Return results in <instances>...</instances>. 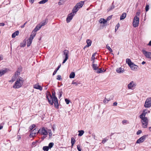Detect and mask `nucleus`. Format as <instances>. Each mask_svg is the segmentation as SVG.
<instances>
[{
	"instance_id": "obj_1",
	"label": "nucleus",
	"mask_w": 151,
	"mask_h": 151,
	"mask_svg": "<svg viewBox=\"0 0 151 151\" xmlns=\"http://www.w3.org/2000/svg\"><path fill=\"white\" fill-rule=\"evenodd\" d=\"M24 79L22 78L17 79L13 86L14 88L17 89L20 88L23 85Z\"/></svg>"
},
{
	"instance_id": "obj_57",
	"label": "nucleus",
	"mask_w": 151,
	"mask_h": 151,
	"mask_svg": "<svg viewBox=\"0 0 151 151\" xmlns=\"http://www.w3.org/2000/svg\"><path fill=\"white\" fill-rule=\"evenodd\" d=\"M72 84H75L76 86H77L78 85V83L76 82H74V81H73L72 82Z\"/></svg>"
},
{
	"instance_id": "obj_15",
	"label": "nucleus",
	"mask_w": 151,
	"mask_h": 151,
	"mask_svg": "<svg viewBox=\"0 0 151 151\" xmlns=\"http://www.w3.org/2000/svg\"><path fill=\"white\" fill-rule=\"evenodd\" d=\"M84 1H81L80 2L77 3L75 6H76L77 8L79 9L80 8H81L82 7L84 4Z\"/></svg>"
},
{
	"instance_id": "obj_6",
	"label": "nucleus",
	"mask_w": 151,
	"mask_h": 151,
	"mask_svg": "<svg viewBox=\"0 0 151 151\" xmlns=\"http://www.w3.org/2000/svg\"><path fill=\"white\" fill-rule=\"evenodd\" d=\"M139 22V18L137 16H135L134 19L133 25L134 27H136L138 26Z\"/></svg>"
},
{
	"instance_id": "obj_36",
	"label": "nucleus",
	"mask_w": 151,
	"mask_h": 151,
	"mask_svg": "<svg viewBox=\"0 0 151 151\" xmlns=\"http://www.w3.org/2000/svg\"><path fill=\"white\" fill-rule=\"evenodd\" d=\"M115 7V6L114 5L113 3L112 4V5L108 9L109 11L111 10L114 9Z\"/></svg>"
},
{
	"instance_id": "obj_33",
	"label": "nucleus",
	"mask_w": 151,
	"mask_h": 151,
	"mask_svg": "<svg viewBox=\"0 0 151 151\" xmlns=\"http://www.w3.org/2000/svg\"><path fill=\"white\" fill-rule=\"evenodd\" d=\"M22 71V68L21 67H19L17 70V71L15 73H17V75H19L20 73Z\"/></svg>"
},
{
	"instance_id": "obj_46",
	"label": "nucleus",
	"mask_w": 151,
	"mask_h": 151,
	"mask_svg": "<svg viewBox=\"0 0 151 151\" xmlns=\"http://www.w3.org/2000/svg\"><path fill=\"white\" fill-rule=\"evenodd\" d=\"M96 54V53H93L92 55V57L91 58V60H95V56Z\"/></svg>"
},
{
	"instance_id": "obj_43",
	"label": "nucleus",
	"mask_w": 151,
	"mask_h": 151,
	"mask_svg": "<svg viewBox=\"0 0 151 151\" xmlns=\"http://www.w3.org/2000/svg\"><path fill=\"white\" fill-rule=\"evenodd\" d=\"M37 143V141L35 142H33L32 143V144L31 145L32 147H35Z\"/></svg>"
},
{
	"instance_id": "obj_17",
	"label": "nucleus",
	"mask_w": 151,
	"mask_h": 151,
	"mask_svg": "<svg viewBox=\"0 0 151 151\" xmlns=\"http://www.w3.org/2000/svg\"><path fill=\"white\" fill-rule=\"evenodd\" d=\"M87 45H86L84 47V49H85L86 47H89L91 45L92 42L91 40L89 39H87L86 41Z\"/></svg>"
},
{
	"instance_id": "obj_35",
	"label": "nucleus",
	"mask_w": 151,
	"mask_h": 151,
	"mask_svg": "<svg viewBox=\"0 0 151 151\" xmlns=\"http://www.w3.org/2000/svg\"><path fill=\"white\" fill-rule=\"evenodd\" d=\"M79 134H78V136H82L84 133V131L83 130H79L78 131Z\"/></svg>"
},
{
	"instance_id": "obj_58",
	"label": "nucleus",
	"mask_w": 151,
	"mask_h": 151,
	"mask_svg": "<svg viewBox=\"0 0 151 151\" xmlns=\"http://www.w3.org/2000/svg\"><path fill=\"white\" fill-rule=\"evenodd\" d=\"M92 137H93V139H95L96 136L95 134L94 133L93 134H92Z\"/></svg>"
},
{
	"instance_id": "obj_7",
	"label": "nucleus",
	"mask_w": 151,
	"mask_h": 151,
	"mask_svg": "<svg viewBox=\"0 0 151 151\" xmlns=\"http://www.w3.org/2000/svg\"><path fill=\"white\" fill-rule=\"evenodd\" d=\"M38 132L41 135H47L48 133L47 130L44 128L40 129L38 131Z\"/></svg>"
},
{
	"instance_id": "obj_47",
	"label": "nucleus",
	"mask_w": 151,
	"mask_h": 151,
	"mask_svg": "<svg viewBox=\"0 0 151 151\" xmlns=\"http://www.w3.org/2000/svg\"><path fill=\"white\" fill-rule=\"evenodd\" d=\"M35 127V124H32L31 126H30L29 127V129L31 130L32 129L34 128Z\"/></svg>"
},
{
	"instance_id": "obj_23",
	"label": "nucleus",
	"mask_w": 151,
	"mask_h": 151,
	"mask_svg": "<svg viewBox=\"0 0 151 151\" xmlns=\"http://www.w3.org/2000/svg\"><path fill=\"white\" fill-rule=\"evenodd\" d=\"M36 34V33H34L32 32L31 35H30L29 40H30L32 41V40L33 39Z\"/></svg>"
},
{
	"instance_id": "obj_20",
	"label": "nucleus",
	"mask_w": 151,
	"mask_h": 151,
	"mask_svg": "<svg viewBox=\"0 0 151 151\" xmlns=\"http://www.w3.org/2000/svg\"><path fill=\"white\" fill-rule=\"evenodd\" d=\"M41 27L40 26V25L38 24L36 26L35 28L32 32H33L34 33H36V32L38 31L39 29H40L41 28Z\"/></svg>"
},
{
	"instance_id": "obj_18",
	"label": "nucleus",
	"mask_w": 151,
	"mask_h": 151,
	"mask_svg": "<svg viewBox=\"0 0 151 151\" xmlns=\"http://www.w3.org/2000/svg\"><path fill=\"white\" fill-rule=\"evenodd\" d=\"M147 113L146 110H143L142 113L139 116L140 118L146 117L145 116Z\"/></svg>"
},
{
	"instance_id": "obj_26",
	"label": "nucleus",
	"mask_w": 151,
	"mask_h": 151,
	"mask_svg": "<svg viewBox=\"0 0 151 151\" xmlns=\"http://www.w3.org/2000/svg\"><path fill=\"white\" fill-rule=\"evenodd\" d=\"M79 9L77 7L75 6L72 10V13L73 14H76V12Z\"/></svg>"
},
{
	"instance_id": "obj_21",
	"label": "nucleus",
	"mask_w": 151,
	"mask_h": 151,
	"mask_svg": "<svg viewBox=\"0 0 151 151\" xmlns=\"http://www.w3.org/2000/svg\"><path fill=\"white\" fill-rule=\"evenodd\" d=\"M18 76L17 73H15V74L12 77L11 79L9 81V82H12L14 81L17 78V76Z\"/></svg>"
},
{
	"instance_id": "obj_39",
	"label": "nucleus",
	"mask_w": 151,
	"mask_h": 151,
	"mask_svg": "<svg viewBox=\"0 0 151 151\" xmlns=\"http://www.w3.org/2000/svg\"><path fill=\"white\" fill-rule=\"evenodd\" d=\"M48 0H42L39 2L40 4H44L48 1Z\"/></svg>"
},
{
	"instance_id": "obj_37",
	"label": "nucleus",
	"mask_w": 151,
	"mask_h": 151,
	"mask_svg": "<svg viewBox=\"0 0 151 151\" xmlns=\"http://www.w3.org/2000/svg\"><path fill=\"white\" fill-rule=\"evenodd\" d=\"M46 20H45L44 21H43L40 24H39V25L42 27V26H44L46 24Z\"/></svg>"
},
{
	"instance_id": "obj_29",
	"label": "nucleus",
	"mask_w": 151,
	"mask_h": 151,
	"mask_svg": "<svg viewBox=\"0 0 151 151\" xmlns=\"http://www.w3.org/2000/svg\"><path fill=\"white\" fill-rule=\"evenodd\" d=\"M75 140L74 138L72 137L71 138V148H72L74 144L75 143Z\"/></svg>"
},
{
	"instance_id": "obj_22",
	"label": "nucleus",
	"mask_w": 151,
	"mask_h": 151,
	"mask_svg": "<svg viewBox=\"0 0 151 151\" xmlns=\"http://www.w3.org/2000/svg\"><path fill=\"white\" fill-rule=\"evenodd\" d=\"M34 88L36 89H39L41 91L42 89V87L39 85L38 84H36L34 85Z\"/></svg>"
},
{
	"instance_id": "obj_2",
	"label": "nucleus",
	"mask_w": 151,
	"mask_h": 151,
	"mask_svg": "<svg viewBox=\"0 0 151 151\" xmlns=\"http://www.w3.org/2000/svg\"><path fill=\"white\" fill-rule=\"evenodd\" d=\"M47 99L49 103L51 105H53V103L54 104L55 107L57 109L59 108V104L58 102V99L57 98H55V99L51 100L48 98V96L47 95Z\"/></svg>"
},
{
	"instance_id": "obj_24",
	"label": "nucleus",
	"mask_w": 151,
	"mask_h": 151,
	"mask_svg": "<svg viewBox=\"0 0 151 151\" xmlns=\"http://www.w3.org/2000/svg\"><path fill=\"white\" fill-rule=\"evenodd\" d=\"M124 69L121 67L117 68L116 69V71L118 73H122L124 71Z\"/></svg>"
},
{
	"instance_id": "obj_30",
	"label": "nucleus",
	"mask_w": 151,
	"mask_h": 151,
	"mask_svg": "<svg viewBox=\"0 0 151 151\" xmlns=\"http://www.w3.org/2000/svg\"><path fill=\"white\" fill-rule=\"evenodd\" d=\"M92 68L94 70H97L98 68V66L97 64H93Z\"/></svg>"
},
{
	"instance_id": "obj_38",
	"label": "nucleus",
	"mask_w": 151,
	"mask_h": 151,
	"mask_svg": "<svg viewBox=\"0 0 151 151\" xmlns=\"http://www.w3.org/2000/svg\"><path fill=\"white\" fill-rule=\"evenodd\" d=\"M48 146H44L43 147V150L45 151H48L49 150Z\"/></svg>"
},
{
	"instance_id": "obj_49",
	"label": "nucleus",
	"mask_w": 151,
	"mask_h": 151,
	"mask_svg": "<svg viewBox=\"0 0 151 151\" xmlns=\"http://www.w3.org/2000/svg\"><path fill=\"white\" fill-rule=\"evenodd\" d=\"M65 101L66 102V103L67 104H69V102H70V101L67 99H65Z\"/></svg>"
},
{
	"instance_id": "obj_64",
	"label": "nucleus",
	"mask_w": 151,
	"mask_h": 151,
	"mask_svg": "<svg viewBox=\"0 0 151 151\" xmlns=\"http://www.w3.org/2000/svg\"><path fill=\"white\" fill-rule=\"evenodd\" d=\"M148 45L149 46H151V40L150 41L149 43L148 44Z\"/></svg>"
},
{
	"instance_id": "obj_61",
	"label": "nucleus",
	"mask_w": 151,
	"mask_h": 151,
	"mask_svg": "<svg viewBox=\"0 0 151 151\" xmlns=\"http://www.w3.org/2000/svg\"><path fill=\"white\" fill-rule=\"evenodd\" d=\"M58 70H55V71L53 73V75H55L56 74V72H57Z\"/></svg>"
},
{
	"instance_id": "obj_8",
	"label": "nucleus",
	"mask_w": 151,
	"mask_h": 151,
	"mask_svg": "<svg viewBox=\"0 0 151 151\" xmlns=\"http://www.w3.org/2000/svg\"><path fill=\"white\" fill-rule=\"evenodd\" d=\"M47 92L48 93V94H47L46 95H47L48 96V98H49V99H50L51 100V99H52V100L55 99V98H57L55 96V92L54 91H52V95H50V93H48V91Z\"/></svg>"
},
{
	"instance_id": "obj_14",
	"label": "nucleus",
	"mask_w": 151,
	"mask_h": 151,
	"mask_svg": "<svg viewBox=\"0 0 151 151\" xmlns=\"http://www.w3.org/2000/svg\"><path fill=\"white\" fill-rule=\"evenodd\" d=\"M8 70L6 68L0 70V77L8 72Z\"/></svg>"
},
{
	"instance_id": "obj_42",
	"label": "nucleus",
	"mask_w": 151,
	"mask_h": 151,
	"mask_svg": "<svg viewBox=\"0 0 151 151\" xmlns=\"http://www.w3.org/2000/svg\"><path fill=\"white\" fill-rule=\"evenodd\" d=\"M53 145L54 143L53 142H50L49 144L48 147L49 148H51L53 147Z\"/></svg>"
},
{
	"instance_id": "obj_60",
	"label": "nucleus",
	"mask_w": 151,
	"mask_h": 151,
	"mask_svg": "<svg viewBox=\"0 0 151 151\" xmlns=\"http://www.w3.org/2000/svg\"><path fill=\"white\" fill-rule=\"evenodd\" d=\"M117 104V103L116 102H115L113 103V106H116Z\"/></svg>"
},
{
	"instance_id": "obj_27",
	"label": "nucleus",
	"mask_w": 151,
	"mask_h": 151,
	"mask_svg": "<svg viewBox=\"0 0 151 151\" xmlns=\"http://www.w3.org/2000/svg\"><path fill=\"white\" fill-rule=\"evenodd\" d=\"M19 32L18 31H16L13 33L12 35V37L13 38H15V37L19 34Z\"/></svg>"
},
{
	"instance_id": "obj_3",
	"label": "nucleus",
	"mask_w": 151,
	"mask_h": 151,
	"mask_svg": "<svg viewBox=\"0 0 151 151\" xmlns=\"http://www.w3.org/2000/svg\"><path fill=\"white\" fill-rule=\"evenodd\" d=\"M141 119V122L143 127L146 128L148 124V120L147 117L140 118Z\"/></svg>"
},
{
	"instance_id": "obj_19",
	"label": "nucleus",
	"mask_w": 151,
	"mask_h": 151,
	"mask_svg": "<svg viewBox=\"0 0 151 151\" xmlns=\"http://www.w3.org/2000/svg\"><path fill=\"white\" fill-rule=\"evenodd\" d=\"M113 98V96H111L109 98H105L104 101V103L105 104L107 103L108 102L112 99Z\"/></svg>"
},
{
	"instance_id": "obj_59",
	"label": "nucleus",
	"mask_w": 151,
	"mask_h": 151,
	"mask_svg": "<svg viewBox=\"0 0 151 151\" xmlns=\"http://www.w3.org/2000/svg\"><path fill=\"white\" fill-rule=\"evenodd\" d=\"M47 136V135H44L42 137V139L43 140L44 139H45L46 137Z\"/></svg>"
},
{
	"instance_id": "obj_40",
	"label": "nucleus",
	"mask_w": 151,
	"mask_h": 151,
	"mask_svg": "<svg viewBox=\"0 0 151 151\" xmlns=\"http://www.w3.org/2000/svg\"><path fill=\"white\" fill-rule=\"evenodd\" d=\"M64 2V0H60L58 2V4L60 5H61L63 4Z\"/></svg>"
},
{
	"instance_id": "obj_41",
	"label": "nucleus",
	"mask_w": 151,
	"mask_h": 151,
	"mask_svg": "<svg viewBox=\"0 0 151 151\" xmlns=\"http://www.w3.org/2000/svg\"><path fill=\"white\" fill-rule=\"evenodd\" d=\"M106 48L108 49L110 52H112L113 50L108 45V44L106 45Z\"/></svg>"
},
{
	"instance_id": "obj_31",
	"label": "nucleus",
	"mask_w": 151,
	"mask_h": 151,
	"mask_svg": "<svg viewBox=\"0 0 151 151\" xmlns=\"http://www.w3.org/2000/svg\"><path fill=\"white\" fill-rule=\"evenodd\" d=\"M126 62L128 64L129 66L133 63L131 62V60L128 58L126 59Z\"/></svg>"
},
{
	"instance_id": "obj_63",
	"label": "nucleus",
	"mask_w": 151,
	"mask_h": 151,
	"mask_svg": "<svg viewBox=\"0 0 151 151\" xmlns=\"http://www.w3.org/2000/svg\"><path fill=\"white\" fill-rule=\"evenodd\" d=\"M60 66H61V65H59L56 70H58V69H59V68H60Z\"/></svg>"
},
{
	"instance_id": "obj_56",
	"label": "nucleus",
	"mask_w": 151,
	"mask_h": 151,
	"mask_svg": "<svg viewBox=\"0 0 151 151\" xmlns=\"http://www.w3.org/2000/svg\"><path fill=\"white\" fill-rule=\"evenodd\" d=\"M108 139H106L104 138L102 140V143L103 144Z\"/></svg>"
},
{
	"instance_id": "obj_11",
	"label": "nucleus",
	"mask_w": 151,
	"mask_h": 151,
	"mask_svg": "<svg viewBox=\"0 0 151 151\" xmlns=\"http://www.w3.org/2000/svg\"><path fill=\"white\" fill-rule=\"evenodd\" d=\"M147 136V135H144L141 137L140 138H139L136 141L137 143H140L142 142H143L145 139L146 137Z\"/></svg>"
},
{
	"instance_id": "obj_48",
	"label": "nucleus",
	"mask_w": 151,
	"mask_h": 151,
	"mask_svg": "<svg viewBox=\"0 0 151 151\" xmlns=\"http://www.w3.org/2000/svg\"><path fill=\"white\" fill-rule=\"evenodd\" d=\"M49 133V135L50 137L52 136V133L51 131L50 130H49L48 131Z\"/></svg>"
},
{
	"instance_id": "obj_53",
	"label": "nucleus",
	"mask_w": 151,
	"mask_h": 151,
	"mask_svg": "<svg viewBox=\"0 0 151 151\" xmlns=\"http://www.w3.org/2000/svg\"><path fill=\"white\" fill-rule=\"evenodd\" d=\"M77 148L79 151H81V149L80 146L79 145L77 146Z\"/></svg>"
},
{
	"instance_id": "obj_45",
	"label": "nucleus",
	"mask_w": 151,
	"mask_h": 151,
	"mask_svg": "<svg viewBox=\"0 0 151 151\" xmlns=\"http://www.w3.org/2000/svg\"><path fill=\"white\" fill-rule=\"evenodd\" d=\"M120 26V25L118 23L117 25L116 26L115 28V31L116 32L118 29L119 27Z\"/></svg>"
},
{
	"instance_id": "obj_16",
	"label": "nucleus",
	"mask_w": 151,
	"mask_h": 151,
	"mask_svg": "<svg viewBox=\"0 0 151 151\" xmlns=\"http://www.w3.org/2000/svg\"><path fill=\"white\" fill-rule=\"evenodd\" d=\"M38 131V129L36 128L35 129L33 130L31 132L29 136L30 137H33V136H35L37 131Z\"/></svg>"
},
{
	"instance_id": "obj_9",
	"label": "nucleus",
	"mask_w": 151,
	"mask_h": 151,
	"mask_svg": "<svg viewBox=\"0 0 151 151\" xmlns=\"http://www.w3.org/2000/svg\"><path fill=\"white\" fill-rule=\"evenodd\" d=\"M75 14L73 13H70L68 14L66 18V22L67 23L69 22L72 19L73 16Z\"/></svg>"
},
{
	"instance_id": "obj_5",
	"label": "nucleus",
	"mask_w": 151,
	"mask_h": 151,
	"mask_svg": "<svg viewBox=\"0 0 151 151\" xmlns=\"http://www.w3.org/2000/svg\"><path fill=\"white\" fill-rule=\"evenodd\" d=\"M63 55L65 57V58L64 60H63V62L62 63L63 64L64 63L66 62V61L68 59V55L69 53V52L68 50H65L63 51Z\"/></svg>"
},
{
	"instance_id": "obj_13",
	"label": "nucleus",
	"mask_w": 151,
	"mask_h": 151,
	"mask_svg": "<svg viewBox=\"0 0 151 151\" xmlns=\"http://www.w3.org/2000/svg\"><path fill=\"white\" fill-rule=\"evenodd\" d=\"M129 66L130 67L131 69L134 70H136L138 68V67L137 65H135L133 63Z\"/></svg>"
},
{
	"instance_id": "obj_32",
	"label": "nucleus",
	"mask_w": 151,
	"mask_h": 151,
	"mask_svg": "<svg viewBox=\"0 0 151 151\" xmlns=\"http://www.w3.org/2000/svg\"><path fill=\"white\" fill-rule=\"evenodd\" d=\"M75 74L74 72H72L69 75V77L70 78H74L75 77Z\"/></svg>"
},
{
	"instance_id": "obj_50",
	"label": "nucleus",
	"mask_w": 151,
	"mask_h": 151,
	"mask_svg": "<svg viewBox=\"0 0 151 151\" xmlns=\"http://www.w3.org/2000/svg\"><path fill=\"white\" fill-rule=\"evenodd\" d=\"M149 6L147 4L146 6V7H145V10H146V12L148 11L149 10Z\"/></svg>"
},
{
	"instance_id": "obj_10",
	"label": "nucleus",
	"mask_w": 151,
	"mask_h": 151,
	"mask_svg": "<svg viewBox=\"0 0 151 151\" xmlns=\"http://www.w3.org/2000/svg\"><path fill=\"white\" fill-rule=\"evenodd\" d=\"M142 52L145 57L148 58H151V52H148L145 50H142Z\"/></svg>"
},
{
	"instance_id": "obj_4",
	"label": "nucleus",
	"mask_w": 151,
	"mask_h": 151,
	"mask_svg": "<svg viewBox=\"0 0 151 151\" xmlns=\"http://www.w3.org/2000/svg\"><path fill=\"white\" fill-rule=\"evenodd\" d=\"M144 106L146 108H150L151 106V97L148 98L146 99Z\"/></svg>"
},
{
	"instance_id": "obj_54",
	"label": "nucleus",
	"mask_w": 151,
	"mask_h": 151,
	"mask_svg": "<svg viewBox=\"0 0 151 151\" xmlns=\"http://www.w3.org/2000/svg\"><path fill=\"white\" fill-rule=\"evenodd\" d=\"M127 121L126 120H124L122 121V122L123 124H124L127 123Z\"/></svg>"
},
{
	"instance_id": "obj_12",
	"label": "nucleus",
	"mask_w": 151,
	"mask_h": 151,
	"mask_svg": "<svg viewBox=\"0 0 151 151\" xmlns=\"http://www.w3.org/2000/svg\"><path fill=\"white\" fill-rule=\"evenodd\" d=\"M135 83H134L133 81L130 82L128 84V88L129 89H132V88L136 86Z\"/></svg>"
},
{
	"instance_id": "obj_51",
	"label": "nucleus",
	"mask_w": 151,
	"mask_h": 151,
	"mask_svg": "<svg viewBox=\"0 0 151 151\" xmlns=\"http://www.w3.org/2000/svg\"><path fill=\"white\" fill-rule=\"evenodd\" d=\"M57 79L59 80H61L62 79L61 76L60 75H58L57 76Z\"/></svg>"
},
{
	"instance_id": "obj_62",
	"label": "nucleus",
	"mask_w": 151,
	"mask_h": 151,
	"mask_svg": "<svg viewBox=\"0 0 151 151\" xmlns=\"http://www.w3.org/2000/svg\"><path fill=\"white\" fill-rule=\"evenodd\" d=\"M3 57L2 55H0V59L1 60H2L3 59Z\"/></svg>"
},
{
	"instance_id": "obj_34",
	"label": "nucleus",
	"mask_w": 151,
	"mask_h": 151,
	"mask_svg": "<svg viewBox=\"0 0 151 151\" xmlns=\"http://www.w3.org/2000/svg\"><path fill=\"white\" fill-rule=\"evenodd\" d=\"M105 71L104 69H103V70H102V68H100L97 69L96 73H101Z\"/></svg>"
},
{
	"instance_id": "obj_44",
	"label": "nucleus",
	"mask_w": 151,
	"mask_h": 151,
	"mask_svg": "<svg viewBox=\"0 0 151 151\" xmlns=\"http://www.w3.org/2000/svg\"><path fill=\"white\" fill-rule=\"evenodd\" d=\"M32 41L30 40H29L28 41L27 44V47H29L30 45L32 43Z\"/></svg>"
},
{
	"instance_id": "obj_25",
	"label": "nucleus",
	"mask_w": 151,
	"mask_h": 151,
	"mask_svg": "<svg viewBox=\"0 0 151 151\" xmlns=\"http://www.w3.org/2000/svg\"><path fill=\"white\" fill-rule=\"evenodd\" d=\"M99 22L101 24H105L107 20L103 18H101L99 20Z\"/></svg>"
},
{
	"instance_id": "obj_55",
	"label": "nucleus",
	"mask_w": 151,
	"mask_h": 151,
	"mask_svg": "<svg viewBox=\"0 0 151 151\" xmlns=\"http://www.w3.org/2000/svg\"><path fill=\"white\" fill-rule=\"evenodd\" d=\"M142 133V131L141 130H139L137 132V135H139Z\"/></svg>"
},
{
	"instance_id": "obj_52",
	"label": "nucleus",
	"mask_w": 151,
	"mask_h": 151,
	"mask_svg": "<svg viewBox=\"0 0 151 151\" xmlns=\"http://www.w3.org/2000/svg\"><path fill=\"white\" fill-rule=\"evenodd\" d=\"M112 17V16H109L108 17L106 20H107V21L110 20L111 18Z\"/></svg>"
},
{
	"instance_id": "obj_28",
	"label": "nucleus",
	"mask_w": 151,
	"mask_h": 151,
	"mask_svg": "<svg viewBox=\"0 0 151 151\" xmlns=\"http://www.w3.org/2000/svg\"><path fill=\"white\" fill-rule=\"evenodd\" d=\"M126 16V13H123L120 16V20H122L124 19Z\"/></svg>"
}]
</instances>
